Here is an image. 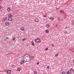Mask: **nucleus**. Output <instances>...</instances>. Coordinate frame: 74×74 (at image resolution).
Masks as SVG:
<instances>
[{"mask_svg": "<svg viewBox=\"0 0 74 74\" xmlns=\"http://www.w3.org/2000/svg\"><path fill=\"white\" fill-rule=\"evenodd\" d=\"M8 38V37L7 36V37H6V39H7Z\"/></svg>", "mask_w": 74, "mask_h": 74, "instance_id": "31", "label": "nucleus"}, {"mask_svg": "<svg viewBox=\"0 0 74 74\" xmlns=\"http://www.w3.org/2000/svg\"><path fill=\"white\" fill-rule=\"evenodd\" d=\"M72 71H73V73H74V69H73Z\"/></svg>", "mask_w": 74, "mask_h": 74, "instance_id": "30", "label": "nucleus"}, {"mask_svg": "<svg viewBox=\"0 0 74 74\" xmlns=\"http://www.w3.org/2000/svg\"><path fill=\"white\" fill-rule=\"evenodd\" d=\"M50 19L51 20H53L54 18L53 17H51L50 18Z\"/></svg>", "mask_w": 74, "mask_h": 74, "instance_id": "15", "label": "nucleus"}, {"mask_svg": "<svg viewBox=\"0 0 74 74\" xmlns=\"http://www.w3.org/2000/svg\"><path fill=\"white\" fill-rule=\"evenodd\" d=\"M73 23L74 24V21H73Z\"/></svg>", "mask_w": 74, "mask_h": 74, "instance_id": "33", "label": "nucleus"}, {"mask_svg": "<svg viewBox=\"0 0 74 74\" xmlns=\"http://www.w3.org/2000/svg\"><path fill=\"white\" fill-rule=\"evenodd\" d=\"M12 17H9L8 18V20L9 21H12Z\"/></svg>", "mask_w": 74, "mask_h": 74, "instance_id": "3", "label": "nucleus"}, {"mask_svg": "<svg viewBox=\"0 0 74 74\" xmlns=\"http://www.w3.org/2000/svg\"><path fill=\"white\" fill-rule=\"evenodd\" d=\"M24 61L23 60H22L21 61V64H23V63H24Z\"/></svg>", "mask_w": 74, "mask_h": 74, "instance_id": "14", "label": "nucleus"}, {"mask_svg": "<svg viewBox=\"0 0 74 74\" xmlns=\"http://www.w3.org/2000/svg\"><path fill=\"white\" fill-rule=\"evenodd\" d=\"M62 21H63V19H62Z\"/></svg>", "mask_w": 74, "mask_h": 74, "instance_id": "36", "label": "nucleus"}, {"mask_svg": "<svg viewBox=\"0 0 74 74\" xmlns=\"http://www.w3.org/2000/svg\"><path fill=\"white\" fill-rule=\"evenodd\" d=\"M39 21V20L38 18H36L35 20V21L36 22H38Z\"/></svg>", "mask_w": 74, "mask_h": 74, "instance_id": "9", "label": "nucleus"}, {"mask_svg": "<svg viewBox=\"0 0 74 74\" xmlns=\"http://www.w3.org/2000/svg\"><path fill=\"white\" fill-rule=\"evenodd\" d=\"M60 12L61 14L63 13V11L62 10H60Z\"/></svg>", "mask_w": 74, "mask_h": 74, "instance_id": "16", "label": "nucleus"}, {"mask_svg": "<svg viewBox=\"0 0 74 74\" xmlns=\"http://www.w3.org/2000/svg\"><path fill=\"white\" fill-rule=\"evenodd\" d=\"M43 17H44L45 18H46L47 17V16L45 15H43Z\"/></svg>", "mask_w": 74, "mask_h": 74, "instance_id": "28", "label": "nucleus"}, {"mask_svg": "<svg viewBox=\"0 0 74 74\" xmlns=\"http://www.w3.org/2000/svg\"><path fill=\"white\" fill-rule=\"evenodd\" d=\"M52 47H54V45H52Z\"/></svg>", "mask_w": 74, "mask_h": 74, "instance_id": "32", "label": "nucleus"}, {"mask_svg": "<svg viewBox=\"0 0 74 74\" xmlns=\"http://www.w3.org/2000/svg\"><path fill=\"white\" fill-rule=\"evenodd\" d=\"M47 69H49V66H47Z\"/></svg>", "mask_w": 74, "mask_h": 74, "instance_id": "25", "label": "nucleus"}, {"mask_svg": "<svg viewBox=\"0 0 74 74\" xmlns=\"http://www.w3.org/2000/svg\"><path fill=\"white\" fill-rule=\"evenodd\" d=\"M27 55L24 57L25 59L26 60L25 62H29L30 59V56L28 54H27Z\"/></svg>", "mask_w": 74, "mask_h": 74, "instance_id": "1", "label": "nucleus"}, {"mask_svg": "<svg viewBox=\"0 0 74 74\" xmlns=\"http://www.w3.org/2000/svg\"><path fill=\"white\" fill-rule=\"evenodd\" d=\"M31 44H32L33 46H35V45L34 43V42L33 41H31Z\"/></svg>", "mask_w": 74, "mask_h": 74, "instance_id": "8", "label": "nucleus"}, {"mask_svg": "<svg viewBox=\"0 0 74 74\" xmlns=\"http://www.w3.org/2000/svg\"><path fill=\"white\" fill-rule=\"evenodd\" d=\"M45 32H46L47 33H49V30H48V29L46 30L45 31Z\"/></svg>", "mask_w": 74, "mask_h": 74, "instance_id": "18", "label": "nucleus"}, {"mask_svg": "<svg viewBox=\"0 0 74 74\" xmlns=\"http://www.w3.org/2000/svg\"><path fill=\"white\" fill-rule=\"evenodd\" d=\"M5 25H6L7 26H8L10 25V23H9L8 22H7L5 23Z\"/></svg>", "mask_w": 74, "mask_h": 74, "instance_id": "5", "label": "nucleus"}, {"mask_svg": "<svg viewBox=\"0 0 74 74\" xmlns=\"http://www.w3.org/2000/svg\"><path fill=\"white\" fill-rule=\"evenodd\" d=\"M2 8V7L0 5V9H1Z\"/></svg>", "mask_w": 74, "mask_h": 74, "instance_id": "26", "label": "nucleus"}, {"mask_svg": "<svg viewBox=\"0 0 74 74\" xmlns=\"http://www.w3.org/2000/svg\"><path fill=\"white\" fill-rule=\"evenodd\" d=\"M8 16L9 17H12V15L11 14H10L8 15Z\"/></svg>", "mask_w": 74, "mask_h": 74, "instance_id": "13", "label": "nucleus"}, {"mask_svg": "<svg viewBox=\"0 0 74 74\" xmlns=\"http://www.w3.org/2000/svg\"><path fill=\"white\" fill-rule=\"evenodd\" d=\"M35 42H36L38 43L40 42V40L39 38H38L35 39Z\"/></svg>", "mask_w": 74, "mask_h": 74, "instance_id": "2", "label": "nucleus"}, {"mask_svg": "<svg viewBox=\"0 0 74 74\" xmlns=\"http://www.w3.org/2000/svg\"><path fill=\"white\" fill-rule=\"evenodd\" d=\"M39 62H37V64H36L39 65Z\"/></svg>", "mask_w": 74, "mask_h": 74, "instance_id": "29", "label": "nucleus"}, {"mask_svg": "<svg viewBox=\"0 0 74 74\" xmlns=\"http://www.w3.org/2000/svg\"><path fill=\"white\" fill-rule=\"evenodd\" d=\"M5 40L6 41V39H5Z\"/></svg>", "mask_w": 74, "mask_h": 74, "instance_id": "35", "label": "nucleus"}, {"mask_svg": "<svg viewBox=\"0 0 74 74\" xmlns=\"http://www.w3.org/2000/svg\"><path fill=\"white\" fill-rule=\"evenodd\" d=\"M7 73L8 74H10L11 73V70H8V71L7 72Z\"/></svg>", "mask_w": 74, "mask_h": 74, "instance_id": "6", "label": "nucleus"}, {"mask_svg": "<svg viewBox=\"0 0 74 74\" xmlns=\"http://www.w3.org/2000/svg\"><path fill=\"white\" fill-rule=\"evenodd\" d=\"M50 26V25H46V27L47 28H49Z\"/></svg>", "mask_w": 74, "mask_h": 74, "instance_id": "12", "label": "nucleus"}, {"mask_svg": "<svg viewBox=\"0 0 74 74\" xmlns=\"http://www.w3.org/2000/svg\"><path fill=\"white\" fill-rule=\"evenodd\" d=\"M58 56V53H57L56 55H55V56L57 57Z\"/></svg>", "mask_w": 74, "mask_h": 74, "instance_id": "19", "label": "nucleus"}, {"mask_svg": "<svg viewBox=\"0 0 74 74\" xmlns=\"http://www.w3.org/2000/svg\"><path fill=\"white\" fill-rule=\"evenodd\" d=\"M60 19V18H59V17L58 18V20L59 21H60V19Z\"/></svg>", "mask_w": 74, "mask_h": 74, "instance_id": "21", "label": "nucleus"}, {"mask_svg": "<svg viewBox=\"0 0 74 74\" xmlns=\"http://www.w3.org/2000/svg\"><path fill=\"white\" fill-rule=\"evenodd\" d=\"M21 67H19L17 69V71H21Z\"/></svg>", "mask_w": 74, "mask_h": 74, "instance_id": "7", "label": "nucleus"}, {"mask_svg": "<svg viewBox=\"0 0 74 74\" xmlns=\"http://www.w3.org/2000/svg\"><path fill=\"white\" fill-rule=\"evenodd\" d=\"M7 10L8 11V12H9L10 11L11 9L10 7H8L7 8Z\"/></svg>", "mask_w": 74, "mask_h": 74, "instance_id": "10", "label": "nucleus"}, {"mask_svg": "<svg viewBox=\"0 0 74 74\" xmlns=\"http://www.w3.org/2000/svg\"><path fill=\"white\" fill-rule=\"evenodd\" d=\"M62 74H65V72H62Z\"/></svg>", "mask_w": 74, "mask_h": 74, "instance_id": "22", "label": "nucleus"}, {"mask_svg": "<svg viewBox=\"0 0 74 74\" xmlns=\"http://www.w3.org/2000/svg\"><path fill=\"white\" fill-rule=\"evenodd\" d=\"M73 69L72 68H71L69 71H70L71 72L72 71H73Z\"/></svg>", "mask_w": 74, "mask_h": 74, "instance_id": "17", "label": "nucleus"}, {"mask_svg": "<svg viewBox=\"0 0 74 74\" xmlns=\"http://www.w3.org/2000/svg\"><path fill=\"white\" fill-rule=\"evenodd\" d=\"M72 73V72L71 71H68L67 72V74H71Z\"/></svg>", "mask_w": 74, "mask_h": 74, "instance_id": "4", "label": "nucleus"}, {"mask_svg": "<svg viewBox=\"0 0 74 74\" xmlns=\"http://www.w3.org/2000/svg\"><path fill=\"white\" fill-rule=\"evenodd\" d=\"M33 72L34 73H35V74H36L37 73V72L36 71H34Z\"/></svg>", "mask_w": 74, "mask_h": 74, "instance_id": "20", "label": "nucleus"}, {"mask_svg": "<svg viewBox=\"0 0 74 74\" xmlns=\"http://www.w3.org/2000/svg\"><path fill=\"white\" fill-rule=\"evenodd\" d=\"M48 49V48H46V49H45V50L46 51Z\"/></svg>", "mask_w": 74, "mask_h": 74, "instance_id": "24", "label": "nucleus"}, {"mask_svg": "<svg viewBox=\"0 0 74 74\" xmlns=\"http://www.w3.org/2000/svg\"><path fill=\"white\" fill-rule=\"evenodd\" d=\"M65 32H66V31H65Z\"/></svg>", "mask_w": 74, "mask_h": 74, "instance_id": "37", "label": "nucleus"}, {"mask_svg": "<svg viewBox=\"0 0 74 74\" xmlns=\"http://www.w3.org/2000/svg\"><path fill=\"white\" fill-rule=\"evenodd\" d=\"M26 40V39L25 38H24V39H23L22 40L23 41H24Z\"/></svg>", "mask_w": 74, "mask_h": 74, "instance_id": "23", "label": "nucleus"}, {"mask_svg": "<svg viewBox=\"0 0 74 74\" xmlns=\"http://www.w3.org/2000/svg\"><path fill=\"white\" fill-rule=\"evenodd\" d=\"M73 63H74V60H73Z\"/></svg>", "mask_w": 74, "mask_h": 74, "instance_id": "34", "label": "nucleus"}, {"mask_svg": "<svg viewBox=\"0 0 74 74\" xmlns=\"http://www.w3.org/2000/svg\"><path fill=\"white\" fill-rule=\"evenodd\" d=\"M15 40V38H13V40Z\"/></svg>", "mask_w": 74, "mask_h": 74, "instance_id": "27", "label": "nucleus"}, {"mask_svg": "<svg viewBox=\"0 0 74 74\" xmlns=\"http://www.w3.org/2000/svg\"><path fill=\"white\" fill-rule=\"evenodd\" d=\"M20 30L22 31H24L25 30V29L24 27H22L21 28Z\"/></svg>", "mask_w": 74, "mask_h": 74, "instance_id": "11", "label": "nucleus"}]
</instances>
